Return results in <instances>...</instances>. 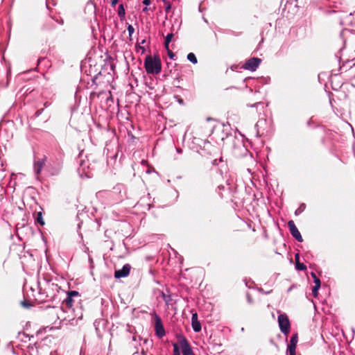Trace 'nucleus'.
Listing matches in <instances>:
<instances>
[{"instance_id": "1", "label": "nucleus", "mask_w": 355, "mask_h": 355, "mask_svg": "<svg viewBox=\"0 0 355 355\" xmlns=\"http://www.w3.org/2000/svg\"><path fill=\"white\" fill-rule=\"evenodd\" d=\"M144 67L147 73L158 74L162 70L161 60L159 57L147 55L144 60Z\"/></svg>"}, {"instance_id": "2", "label": "nucleus", "mask_w": 355, "mask_h": 355, "mask_svg": "<svg viewBox=\"0 0 355 355\" xmlns=\"http://www.w3.org/2000/svg\"><path fill=\"white\" fill-rule=\"evenodd\" d=\"M182 355H193L191 347L187 339L179 335L177 336V342L173 344V355H180V351Z\"/></svg>"}, {"instance_id": "3", "label": "nucleus", "mask_w": 355, "mask_h": 355, "mask_svg": "<svg viewBox=\"0 0 355 355\" xmlns=\"http://www.w3.org/2000/svg\"><path fill=\"white\" fill-rule=\"evenodd\" d=\"M152 315L154 317L155 334L157 338H162L166 334L162 319L155 312H153Z\"/></svg>"}, {"instance_id": "4", "label": "nucleus", "mask_w": 355, "mask_h": 355, "mask_svg": "<svg viewBox=\"0 0 355 355\" xmlns=\"http://www.w3.org/2000/svg\"><path fill=\"white\" fill-rule=\"evenodd\" d=\"M278 324L282 334L286 335L289 333L291 324L286 314L279 313L278 315Z\"/></svg>"}, {"instance_id": "5", "label": "nucleus", "mask_w": 355, "mask_h": 355, "mask_svg": "<svg viewBox=\"0 0 355 355\" xmlns=\"http://www.w3.org/2000/svg\"><path fill=\"white\" fill-rule=\"evenodd\" d=\"M46 157L45 155H43L42 157H35L34 159V164H33V170L34 173L37 176V178L38 179V175L40 174L42 168H44L46 162Z\"/></svg>"}, {"instance_id": "6", "label": "nucleus", "mask_w": 355, "mask_h": 355, "mask_svg": "<svg viewBox=\"0 0 355 355\" xmlns=\"http://www.w3.org/2000/svg\"><path fill=\"white\" fill-rule=\"evenodd\" d=\"M261 60L258 58H252L246 61L243 68L251 71H254L259 66Z\"/></svg>"}, {"instance_id": "7", "label": "nucleus", "mask_w": 355, "mask_h": 355, "mask_svg": "<svg viewBox=\"0 0 355 355\" xmlns=\"http://www.w3.org/2000/svg\"><path fill=\"white\" fill-rule=\"evenodd\" d=\"M288 226L289 227L290 233L293 238H295L297 241L302 242L303 239L302 236L297 230V227L295 225V223L293 220H289L288 223Z\"/></svg>"}, {"instance_id": "8", "label": "nucleus", "mask_w": 355, "mask_h": 355, "mask_svg": "<svg viewBox=\"0 0 355 355\" xmlns=\"http://www.w3.org/2000/svg\"><path fill=\"white\" fill-rule=\"evenodd\" d=\"M130 265L125 264L121 269L115 270L114 277L119 279L121 277H127L130 273Z\"/></svg>"}, {"instance_id": "9", "label": "nucleus", "mask_w": 355, "mask_h": 355, "mask_svg": "<svg viewBox=\"0 0 355 355\" xmlns=\"http://www.w3.org/2000/svg\"><path fill=\"white\" fill-rule=\"evenodd\" d=\"M297 343V335L294 334L291 336L290 342L288 345L287 352L289 355H295V349Z\"/></svg>"}, {"instance_id": "10", "label": "nucleus", "mask_w": 355, "mask_h": 355, "mask_svg": "<svg viewBox=\"0 0 355 355\" xmlns=\"http://www.w3.org/2000/svg\"><path fill=\"white\" fill-rule=\"evenodd\" d=\"M191 325H192V328L195 332H199L201 330V324L198 319L197 313H192Z\"/></svg>"}, {"instance_id": "11", "label": "nucleus", "mask_w": 355, "mask_h": 355, "mask_svg": "<svg viewBox=\"0 0 355 355\" xmlns=\"http://www.w3.org/2000/svg\"><path fill=\"white\" fill-rule=\"evenodd\" d=\"M295 259L296 261V269L298 270H304L306 267L304 263H302L301 261H299L300 256L299 254H296L295 256Z\"/></svg>"}, {"instance_id": "12", "label": "nucleus", "mask_w": 355, "mask_h": 355, "mask_svg": "<svg viewBox=\"0 0 355 355\" xmlns=\"http://www.w3.org/2000/svg\"><path fill=\"white\" fill-rule=\"evenodd\" d=\"M117 12L120 19L123 20L125 15V10L123 4L119 6Z\"/></svg>"}, {"instance_id": "13", "label": "nucleus", "mask_w": 355, "mask_h": 355, "mask_svg": "<svg viewBox=\"0 0 355 355\" xmlns=\"http://www.w3.org/2000/svg\"><path fill=\"white\" fill-rule=\"evenodd\" d=\"M86 162L85 161H81L80 164V168H78V171L80 173L81 171L83 173H85V175L87 178L90 177L89 171H85Z\"/></svg>"}, {"instance_id": "14", "label": "nucleus", "mask_w": 355, "mask_h": 355, "mask_svg": "<svg viewBox=\"0 0 355 355\" xmlns=\"http://www.w3.org/2000/svg\"><path fill=\"white\" fill-rule=\"evenodd\" d=\"M36 221L40 225H42V226L44 225L45 223H44V220L43 219L42 213L41 211H39V212L37 213Z\"/></svg>"}, {"instance_id": "15", "label": "nucleus", "mask_w": 355, "mask_h": 355, "mask_svg": "<svg viewBox=\"0 0 355 355\" xmlns=\"http://www.w3.org/2000/svg\"><path fill=\"white\" fill-rule=\"evenodd\" d=\"M320 288V284H319L318 282H316V284L312 288V294L313 295L316 297L318 295V290Z\"/></svg>"}, {"instance_id": "16", "label": "nucleus", "mask_w": 355, "mask_h": 355, "mask_svg": "<svg viewBox=\"0 0 355 355\" xmlns=\"http://www.w3.org/2000/svg\"><path fill=\"white\" fill-rule=\"evenodd\" d=\"M187 59L191 62H192L193 64H196L198 62V60H197V58L195 55L194 53H189L188 55H187Z\"/></svg>"}, {"instance_id": "17", "label": "nucleus", "mask_w": 355, "mask_h": 355, "mask_svg": "<svg viewBox=\"0 0 355 355\" xmlns=\"http://www.w3.org/2000/svg\"><path fill=\"white\" fill-rule=\"evenodd\" d=\"M64 302H65L66 305L68 307L71 308L72 306L73 298L71 297H70V295H69L68 294H67V297L66 300H64Z\"/></svg>"}, {"instance_id": "18", "label": "nucleus", "mask_w": 355, "mask_h": 355, "mask_svg": "<svg viewBox=\"0 0 355 355\" xmlns=\"http://www.w3.org/2000/svg\"><path fill=\"white\" fill-rule=\"evenodd\" d=\"M40 298L38 299L40 301L44 302L47 300L48 295H45V293L39 291Z\"/></svg>"}, {"instance_id": "19", "label": "nucleus", "mask_w": 355, "mask_h": 355, "mask_svg": "<svg viewBox=\"0 0 355 355\" xmlns=\"http://www.w3.org/2000/svg\"><path fill=\"white\" fill-rule=\"evenodd\" d=\"M173 37V33H168L165 37V43H170Z\"/></svg>"}, {"instance_id": "20", "label": "nucleus", "mask_w": 355, "mask_h": 355, "mask_svg": "<svg viewBox=\"0 0 355 355\" xmlns=\"http://www.w3.org/2000/svg\"><path fill=\"white\" fill-rule=\"evenodd\" d=\"M347 18V20L351 23H355V11L353 13H350Z\"/></svg>"}, {"instance_id": "21", "label": "nucleus", "mask_w": 355, "mask_h": 355, "mask_svg": "<svg viewBox=\"0 0 355 355\" xmlns=\"http://www.w3.org/2000/svg\"><path fill=\"white\" fill-rule=\"evenodd\" d=\"M305 209V205L304 204H302L296 211H295V214L296 215H298L300 214H301Z\"/></svg>"}, {"instance_id": "22", "label": "nucleus", "mask_w": 355, "mask_h": 355, "mask_svg": "<svg viewBox=\"0 0 355 355\" xmlns=\"http://www.w3.org/2000/svg\"><path fill=\"white\" fill-rule=\"evenodd\" d=\"M311 277H313V282L315 283V284H316L317 281H318V282L319 284H320V279H319V278H318V277H317V276H316V275H315V272H312L311 273Z\"/></svg>"}, {"instance_id": "23", "label": "nucleus", "mask_w": 355, "mask_h": 355, "mask_svg": "<svg viewBox=\"0 0 355 355\" xmlns=\"http://www.w3.org/2000/svg\"><path fill=\"white\" fill-rule=\"evenodd\" d=\"M69 295H70V297H71L72 298H73L74 297H77L79 295V293L78 291H69L67 293Z\"/></svg>"}, {"instance_id": "24", "label": "nucleus", "mask_w": 355, "mask_h": 355, "mask_svg": "<svg viewBox=\"0 0 355 355\" xmlns=\"http://www.w3.org/2000/svg\"><path fill=\"white\" fill-rule=\"evenodd\" d=\"M127 29H128L129 35L131 36L133 34L134 31H135L134 27L132 25H128Z\"/></svg>"}, {"instance_id": "25", "label": "nucleus", "mask_w": 355, "mask_h": 355, "mask_svg": "<svg viewBox=\"0 0 355 355\" xmlns=\"http://www.w3.org/2000/svg\"><path fill=\"white\" fill-rule=\"evenodd\" d=\"M165 4V11L166 12H168L170 11V10L171 9V4L168 2V1H166V3H164Z\"/></svg>"}, {"instance_id": "26", "label": "nucleus", "mask_w": 355, "mask_h": 355, "mask_svg": "<svg viewBox=\"0 0 355 355\" xmlns=\"http://www.w3.org/2000/svg\"><path fill=\"white\" fill-rule=\"evenodd\" d=\"M162 297H163L164 300L168 304V301L170 300V296L166 295L164 293H162Z\"/></svg>"}, {"instance_id": "27", "label": "nucleus", "mask_w": 355, "mask_h": 355, "mask_svg": "<svg viewBox=\"0 0 355 355\" xmlns=\"http://www.w3.org/2000/svg\"><path fill=\"white\" fill-rule=\"evenodd\" d=\"M219 162H223V159L221 157L218 160L217 159H215L214 160H213L212 164L213 165H218Z\"/></svg>"}, {"instance_id": "28", "label": "nucleus", "mask_w": 355, "mask_h": 355, "mask_svg": "<svg viewBox=\"0 0 355 355\" xmlns=\"http://www.w3.org/2000/svg\"><path fill=\"white\" fill-rule=\"evenodd\" d=\"M144 342V344L146 345H149V346H151V340H149L148 339H144L143 340Z\"/></svg>"}, {"instance_id": "29", "label": "nucleus", "mask_w": 355, "mask_h": 355, "mask_svg": "<svg viewBox=\"0 0 355 355\" xmlns=\"http://www.w3.org/2000/svg\"><path fill=\"white\" fill-rule=\"evenodd\" d=\"M168 55L170 57V58L174 59L175 54L173 52L168 51Z\"/></svg>"}, {"instance_id": "30", "label": "nucleus", "mask_w": 355, "mask_h": 355, "mask_svg": "<svg viewBox=\"0 0 355 355\" xmlns=\"http://www.w3.org/2000/svg\"><path fill=\"white\" fill-rule=\"evenodd\" d=\"M21 304L24 306V307H26V308H28L29 307V304L26 302V301H23L21 302Z\"/></svg>"}, {"instance_id": "31", "label": "nucleus", "mask_w": 355, "mask_h": 355, "mask_svg": "<svg viewBox=\"0 0 355 355\" xmlns=\"http://www.w3.org/2000/svg\"><path fill=\"white\" fill-rule=\"evenodd\" d=\"M117 3H118V0H112L111 1V5L112 7H114Z\"/></svg>"}, {"instance_id": "32", "label": "nucleus", "mask_w": 355, "mask_h": 355, "mask_svg": "<svg viewBox=\"0 0 355 355\" xmlns=\"http://www.w3.org/2000/svg\"><path fill=\"white\" fill-rule=\"evenodd\" d=\"M143 3L146 6H148L150 3V0H143Z\"/></svg>"}, {"instance_id": "33", "label": "nucleus", "mask_w": 355, "mask_h": 355, "mask_svg": "<svg viewBox=\"0 0 355 355\" xmlns=\"http://www.w3.org/2000/svg\"><path fill=\"white\" fill-rule=\"evenodd\" d=\"M259 105H262V103L259 102V103H254V105H252L251 107H256V106H258Z\"/></svg>"}, {"instance_id": "34", "label": "nucleus", "mask_w": 355, "mask_h": 355, "mask_svg": "<svg viewBox=\"0 0 355 355\" xmlns=\"http://www.w3.org/2000/svg\"><path fill=\"white\" fill-rule=\"evenodd\" d=\"M147 352L144 351V348H142L141 352V355H146Z\"/></svg>"}, {"instance_id": "35", "label": "nucleus", "mask_w": 355, "mask_h": 355, "mask_svg": "<svg viewBox=\"0 0 355 355\" xmlns=\"http://www.w3.org/2000/svg\"><path fill=\"white\" fill-rule=\"evenodd\" d=\"M352 85H355V74L354 75L353 78H352Z\"/></svg>"}, {"instance_id": "36", "label": "nucleus", "mask_w": 355, "mask_h": 355, "mask_svg": "<svg viewBox=\"0 0 355 355\" xmlns=\"http://www.w3.org/2000/svg\"><path fill=\"white\" fill-rule=\"evenodd\" d=\"M169 44L170 43H165L164 42V46H165V48L168 51V46H169Z\"/></svg>"}, {"instance_id": "37", "label": "nucleus", "mask_w": 355, "mask_h": 355, "mask_svg": "<svg viewBox=\"0 0 355 355\" xmlns=\"http://www.w3.org/2000/svg\"><path fill=\"white\" fill-rule=\"evenodd\" d=\"M49 5H50V0L46 1V7L49 9Z\"/></svg>"}, {"instance_id": "38", "label": "nucleus", "mask_w": 355, "mask_h": 355, "mask_svg": "<svg viewBox=\"0 0 355 355\" xmlns=\"http://www.w3.org/2000/svg\"><path fill=\"white\" fill-rule=\"evenodd\" d=\"M176 150H177V152H178V153H182V149H181V148H176Z\"/></svg>"}, {"instance_id": "39", "label": "nucleus", "mask_w": 355, "mask_h": 355, "mask_svg": "<svg viewBox=\"0 0 355 355\" xmlns=\"http://www.w3.org/2000/svg\"><path fill=\"white\" fill-rule=\"evenodd\" d=\"M148 10V7H145L143 8V12H147Z\"/></svg>"}, {"instance_id": "40", "label": "nucleus", "mask_w": 355, "mask_h": 355, "mask_svg": "<svg viewBox=\"0 0 355 355\" xmlns=\"http://www.w3.org/2000/svg\"><path fill=\"white\" fill-rule=\"evenodd\" d=\"M248 301L250 303H251V298H250V296H248Z\"/></svg>"}, {"instance_id": "41", "label": "nucleus", "mask_w": 355, "mask_h": 355, "mask_svg": "<svg viewBox=\"0 0 355 355\" xmlns=\"http://www.w3.org/2000/svg\"><path fill=\"white\" fill-rule=\"evenodd\" d=\"M139 354V352H138V351H137V352H134L132 355H137V354Z\"/></svg>"}, {"instance_id": "42", "label": "nucleus", "mask_w": 355, "mask_h": 355, "mask_svg": "<svg viewBox=\"0 0 355 355\" xmlns=\"http://www.w3.org/2000/svg\"><path fill=\"white\" fill-rule=\"evenodd\" d=\"M352 331L353 334H354L355 330H354V328H352Z\"/></svg>"}, {"instance_id": "43", "label": "nucleus", "mask_w": 355, "mask_h": 355, "mask_svg": "<svg viewBox=\"0 0 355 355\" xmlns=\"http://www.w3.org/2000/svg\"><path fill=\"white\" fill-rule=\"evenodd\" d=\"M164 3H166V0H162Z\"/></svg>"}]
</instances>
